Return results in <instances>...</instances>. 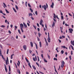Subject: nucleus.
I'll return each mask as SVG.
<instances>
[{
    "label": "nucleus",
    "instance_id": "48",
    "mask_svg": "<svg viewBox=\"0 0 74 74\" xmlns=\"http://www.w3.org/2000/svg\"><path fill=\"white\" fill-rule=\"evenodd\" d=\"M23 28H21V32H22V33H23V29H22Z\"/></svg>",
    "mask_w": 74,
    "mask_h": 74
},
{
    "label": "nucleus",
    "instance_id": "53",
    "mask_svg": "<svg viewBox=\"0 0 74 74\" xmlns=\"http://www.w3.org/2000/svg\"><path fill=\"white\" fill-rule=\"evenodd\" d=\"M41 56L42 57V58L43 59H44V57H43V54H41Z\"/></svg>",
    "mask_w": 74,
    "mask_h": 74
},
{
    "label": "nucleus",
    "instance_id": "20",
    "mask_svg": "<svg viewBox=\"0 0 74 74\" xmlns=\"http://www.w3.org/2000/svg\"><path fill=\"white\" fill-rule=\"evenodd\" d=\"M28 65L29 66L30 68H32V66H31V65H30V62L28 63Z\"/></svg>",
    "mask_w": 74,
    "mask_h": 74
},
{
    "label": "nucleus",
    "instance_id": "17",
    "mask_svg": "<svg viewBox=\"0 0 74 74\" xmlns=\"http://www.w3.org/2000/svg\"><path fill=\"white\" fill-rule=\"evenodd\" d=\"M17 72L18 73H19V74H21V72H20V70H19V69H18L17 70Z\"/></svg>",
    "mask_w": 74,
    "mask_h": 74
},
{
    "label": "nucleus",
    "instance_id": "55",
    "mask_svg": "<svg viewBox=\"0 0 74 74\" xmlns=\"http://www.w3.org/2000/svg\"><path fill=\"white\" fill-rule=\"evenodd\" d=\"M2 17L3 18H4V19H5V17L4 16V15H2Z\"/></svg>",
    "mask_w": 74,
    "mask_h": 74
},
{
    "label": "nucleus",
    "instance_id": "57",
    "mask_svg": "<svg viewBox=\"0 0 74 74\" xmlns=\"http://www.w3.org/2000/svg\"><path fill=\"white\" fill-rule=\"evenodd\" d=\"M53 20H54V21L55 22H56V19H55V18H53Z\"/></svg>",
    "mask_w": 74,
    "mask_h": 74
},
{
    "label": "nucleus",
    "instance_id": "54",
    "mask_svg": "<svg viewBox=\"0 0 74 74\" xmlns=\"http://www.w3.org/2000/svg\"><path fill=\"white\" fill-rule=\"evenodd\" d=\"M61 18L62 19H63L64 18L63 16H62L61 17Z\"/></svg>",
    "mask_w": 74,
    "mask_h": 74
},
{
    "label": "nucleus",
    "instance_id": "46",
    "mask_svg": "<svg viewBox=\"0 0 74 74\" xmlns=\"http://www.w3.org/2000/svg\"><path fill=\"white\" fill-rule=\"evenodd\" d=\"M29 53H32V50H29Z\"/></svg>",
    "mask_w": 74,
    "mask_h": 74
},
{
    "label": "nucleus",
    "instance_id": "64",
    "mask_svg": "<svg viewBox=\"0 0 74 74\" xmlns=\"http://www.w3.org/2000/svg\"><path fill=\"white\" fill-rule=\"evenodd\" d=\"M71 54L72 55H73V51H71Z\"/></svg>",
    "mask_w": 74,
    "mask_h": 74
},
{
    "label": "nucleus",
    "instance_id": "30",
    "mask_svg": "<svg viewBox=\"0 0 74 74\" xmlns=\"http://www.w3.org/2000/svg\"><path fill=\"white\" fill-rule=\"evenodd\" d=\"M61 53L62 54H63L64 53V51H63V50H62L61 51Z\"/></svg>",
    "mask_w": 74,
    "mask_h": 74
},
{
    "label": "nucleus",
    "instance_id": "34",
    "mask_svg": "<svg viewBox=\"0 0 74 74\" xmlns=\"http://www.w3.org/2000/svg\"><path fill=\"white\" fill-rule=\"evenodd\" d=\"M5 63L6 65H8V64L7 63V60H6L5 61Z\"/></svg>",
    "mask_w": 74,
    "mask_h": 74
},
{
    "label": "nucleus",
    "instance_id": "56",
    "mask_svg": "<svg viewBox=\"0 0 74 74\" xmlns=\"http://www.w3.org/2000/svg\"><path fill=\"white\" fill-rule=\"evenodd\" d=\"M14 27L16 29H17V28H18V27L16 26H14Z\"/></svg>",
    "mask_w": 74,
    "mask_h": 74
},
{
    "label": "nucleus",
    "instance_id": "13",
    "mask_svg": "<svg viewBox=\"0 0 74 74\" xmlns=\"http://www.w3.org/2000/svg\"><path fill=\"white\" fill-rule=\"evenodd\" d=\"M71 44H72V45H73L74 46V42H73V41L72 40H71Z\"/></svg>",
    "mask_w": 74,
    "mask_h": 74
},
{
    "label": "nucleus",
    "instance_id": "3",
    "mask_svg": "<svg viewBox=\"0 0 74 74\" xmlns=\"http://www.w3.org/2000/svg\"><path fill=\"white\" fill-rule=\"evenodd\" d=\"M20 26L21 29H23V27H24V26L22 23L20 24Z\"/></svg>",
    "mask_w": 74,
    "mask_h": 74
},
{
    "label": "nucleus",
    "instance_id": "18",
    "mask_svg": "<svg viewBox=\"0 0 74 74\" xmlns=\"http://www.w3.org/2000/svg\"><path fill=\"white\" fill-rule=\"evenodd\" d=\"M32 66L33 67L34 69V70H36V67H35V66H34V65H32Z\"/></svg>",
    "mask_w": 74,
    "mask_h": 74
},
{
    "label": "nucleus",
    "instance_id": "31",
    "mask_svg": "<svg viewBox=\"0 0 74 74\" xmlns=\"http://www.w3.org/2000/svg\"><path fill=\"white\" fill-rule=\"evenodd\" d=\"M38 36H39V37H40V36H41V34L40 33H38Z\"/></svg>",
    "mask_w": 74,
    "mask_h": 74
},
{
    "label": "nucleus",
    "instance_id": "38",
    "mask_svg": "<svg viewBox=\"0 0 74 74\" xmlns=\"http://www.w3.org/2000/svg\"><path fill=\"white\" fill-rule=\"evenodd\" d=\"M54 60H56L57 61L58 60V59L56 58H54Z\"/></svg>",
    "mask_w": 74,
    "mask_h": 74
},
{
    "label": "nucleus",
    "instance_id": "4",
    "mask_svg": "<svg viewBox=\"0 0 74 74\" xmlns=\"http://www.w3.org/2000/svg\"><path fill=\"white\" fill-rule=\"evenodd\" d=\"M23 24L24 27V28H27V25L25 23L23 22Z\"/></svg>",
    "mask_w": 74,
    "mask_h": 74
},
{
    "label": "nucleus",
    "instance_id": "19",
    "mask_svg": "<svg viewBox=\"0 0 74 74\" xmlns=\"http://www.w3.org/2000/svg\"><path fill=\"white\" fill-rule=\"evenodd\" d=\"M44 60L45 62V63H47V62H48V61L45 58L44 59Z\"/></svg>",
    "mask_w": 74,
    "mask_h": 74
},
{
    "label": "nucleus",
    "instance_id": "49",
    "mask_svg": "<svg viewBox=\"0 0 74 74\" xmlns=\"http://www.w3.org/2000/svg\"><path fill=\"white\" fill-rule=\"evenodd\" d=\"M31 19H32V20H34V18L33 17L31 16Z\"/></svg>",
    "mask_w": 74,
    "mask_h": 74
},
{
    "label": "nucleus",
    "instance_id": "5",
    "mask_svg": "<svg viewBox=\"0 0 74 74\" xmlns=\"http://www.w3.org/2000/svg\"><path fill=\"white\" fill-rule=\"evenodd\" d=\"M69 30L70 31L69 32L70 33H72V32L73 31V29H71V28H69Z\"/></svg>",
    "mask_w": 74,
    "mask_h": 74
},
{
    "label": "nucleus",
    "instance_id": "26",
    "mask_svg": "<svg viewBox=\"0 0 74 74\" xmlns=\"http://www.w3.org/2000/svg\"><path fill=\"white\" fill-rule=\"evenodd\" d=\"M3 5L5 7H7V5H6L5 4V3H3Z\"/></svg>",
    "mask_w": 74,
    "mask_h": 74
},
{
    "label": "nucleus",
    "instance_id": "42",
    "mask_svg": "<svg viewBox=\"0 0 74 74\" xmlns=\"http://www.w3.org/2000/svg\"><path fill=\"white\" fill-rule=\"evenodd\" d=\"M62 64H64V61H63L62 62Z\"/></svg>",
    "mask_w": 74,
    "mask_h": 74
},
{
    "label": "nucleus",
    "instance_id": "9",
    "mask_svg": "<svg viewBox=\"0 0 74 74\" xmlns=\"http://www.w3.org/2000/svg\"><path fill=\"white\" fill-rule=\"evenodd\" d=\"M42 22H43V21H42V19H41V21L40 23V25H42Z\"/></svg>",
    "mask_w": 74,
    "mask_h": 74
},
{
    "label": "nucleus",
    "instance_id": "15",
    "mask_svg": "<svg viewBox=\"0 0 74 74\" xmlns=\"http://www.w3.org/2000/svg\"><path fill=\"white\" fill-rule=\"evenodd\" d=\"M15 8H16V10H18L19 9L18 8V6H17V5H15Z\"/></svg>",
    "mask_w": 74,
    "mask_h": 74
},
{
    "label": "nucleus",
    "instance_id": "23",
    "mask_svg": "<svg viewBox=\"0 0 74 74\" xmlns=\"http://www.w3.org/2000/svg\"><path fill=\"white\" fill-rule=\"evenodd\" d=\"M9 70L10 72L11 71V68H10V66H9Z\"/></svg>",
    "mask_w": 74,
    "mask_h": 74
},
{
    "label": "nucleus",
    "instance_id": "6",
    "mask_svg": "<svg viewBox=\"0 0 74 74\" xmlns=\"http://www.w3.org/2000/svg\"><path fill=\"white\" fill-rule=\"evenodd\" d=\"M54 5V3L53 2H52V4L50 6L51 8H53Z\"/></svg>",
    "mask_w": 74,
    "mask_h": 74
},
{
    "label": "nucleus",
    "instance_id": "37",
    "mask_svg": "<svg viewBox=\"0 0 74 74\" xmlns=\"http://www.w3.org/2000/svg\"><path fill=\"white\" fill-rule=\"evenodd\" d=\"M1 27H5V26L4 25H2L1 26Z\"/></svg>",
    "mask_w": 74,
    "mask_h": 74
},
{
    "label": "nucleus",
    "instance_id": "47",
    "mask_svg": "<svg viewBox=\"0 0 74 74\" xmlns=\"http://www.w3.org/2000/svg\"><path fill=\"white\" fill-rule=\"evenodd\" d=\"M27 25H28V26H29H29H30V24H29V23H27Z\"/></svg>",
    "mask_w": 74,
    "mask_h": 74
},
{
    "label": "nucleus",
    "instance_id": "10",
    "mask_svg": "<svg viewBox=\"0 0 74 74\" xmlns=\"http://www.w3.org/2000/svg\"><path fill=\"white\" fill-rule=\"evenodd\" d=\"M30 44L32 47H33V43L32 42H30Z\"/></svg>",
    "mask_w": 74,
    "mask_h": 74
},
{
    "label": "nucleus",
    "instance_id": "60",
    "mask_svg": "<svg viewBox=\"0 0 74 74\" xmlns=\"http://www.w3.org/2000/svg\"><path fill=\"white\" fill-rule=\"evenodd\" d=\"M35 58H33V60L34 61V62H36V60H35Z\"/></svg>",
    "mask_w": 74,
    "mask_h": 74
},
{
    "label": "nucleus",
    "instance_id": "11",
    "mask_svg": "<svg viewBox=\"0 0 74 74\" xmlns=\"http://www.w3.org/2000/svg\"><path fill=\"white\" fill-rule=\"evenodd\" d=\"M28 15L29 17H30V16H32V15H33V14H32V13H29L28 14Z\"/></svg>",
    "mask_w": 74,
    "mask_h": 74
},
{
    "label": "nucleus",
    "instance_id": "59",
    "mask_svg": "<svg viewBox=\"0 0 74 74\" xmlns=\"http://www.w3.org/2000/svg\"><path fill=\"white\" fill-rule=\"evenodd\" d=\"M8 32H9V33H10V34H11V31L9 30L8 31Z\"/></svg>",
    "mask_w": 74,
    "mask_h": 74
},
{
    "label": "nucleus",
    "instance_id": "24",
    "mask_svg": "<svg viewBox=\"0 0 74 74\" xmlns=\"http://www.w3.org/2000/svg\"><path fill=\"white\" fill-rule=\"evenodd\" d=\"M35 45L36 46V48L37 49H38V47L37 46V45L36 43H35Z\"/></svg>",
    "mask_w": 74,
    "mask_h": 74
},
{
    "label": "nucleus",
    "instance_id": "40",
    "mask_svg": "<svg viewBox=\"0 0 74 74\" xmlns=\"http://www.w3.org/2000/svg\"><path fill=\"white\" fill-rule=\"evenodd\" d=\"M61 47L62 48H66V46H62Z\"/></svg>",
    "mask_w": 74,
    "mask_h": 74
},
{
    "label": "nucleus",
    "instance_id": "16",
    "mask_svg": "<svg viewBox=\"0 0 74 74\" xmlns=\"http://www.w3.org/2000/svg\"><path fill=\"white\" fill-rule=\"evenodd\" d=\"M55 23L54 22H53V24L52 25V26L53 27V26H55Z\"/></svg>",
    "mask_w": 74,
    "mask_h": 74
},
{
    "label": "nucleus",
    "instance_id": "27",
    "mask_svg": "<svg viewBox=\"0 0 74 74\" xmlns=\"http://www.w3.org/2000/svg\"><path fill=\"white\" fill-rule=\"evenodd\" d=\"M70 46H71V48L73 49V50H74V48H73V46L71 45H70Z\"/></svg>",
    "mask_w": 74,
    "mask_h": 74
},
{
    "label": "nucleus",
    "instance_id": "8",
    "mask_svg": "<svg viewBox=\"0 0 74 74\" xmlns=\"http://www.w3.org/2000/svg\"><path fill=\"white\" fill-rule=\"evenodd\" d=\"M23 48L25 50H26V49H27V47L26 46L24 45L23 46Z\"/></svg>",
    "mask_w": 74,
    "mask_h": 74
},
{
    "label": "nucleus",
    "instance_id": "21",
    "mask_svg": "<svg viewBox=\"0 0 74 74\" xmlns=\"http://www.w3.org/2000/svg\"><path fill=\"white\" fill-rule=\"evenodd\" d=\"M39 44H40V48H41V42H39Z\"/></svg>",
    "mask_w": 74,
    "mask_h": 74
},
{
    "label": "nucleus",
    "instance_id": "36",
    "mask_svg": "<svg viewBox=\"0 0 74 74\" xmlns=\"http://www.w3.org/2000/svg\"><path fill=\"white\" fill-rule=\"evenodd\" d=\"M18 32L20 34H21V31H20V30L19 29H18Z\"/></svg>",
    "mask_w": 74,
    "mask_h": 74
},
{
    "label": "nucleus",
    "instance_id": "58",
    "mask_svg": "<svg viewBox=\"0 0 74 74\" xmlns=\"http://www.w3.org/2000/svg\"><path fill=\"white\" fill-rule=\"evenodd\" d=\"M60 30H62L63 29V28H62V27H60Z\"/></svg>",
    "mask_w": 74,
    "mask_h": 74
},
{
    "label": "nucleus",
    "instance_id": "62",
    "mask_svg": "<svg viewBox=\"0 0 74 74\" xmlns=\"http://www.w3.org/2000/svg\"><path fill=\"white\" fill-rule=\"evenodd\" d=\"M10 27H11V28H12V27H13V25H10Z\"/></svg>",
    "mask_w": 74,
    "mask_h": 74
},
{
    "label": "nucleus",
    "instance_id": "44",
    "mask_svg": "<svg viewBox=\"0 0 74 74\" xmlns=\"http://www.w3.org/2000/svg\"><path fill=\"white\" fill-rule=\"evenodd\" d=\"M33 26L34 27V28L35 29H36V26H35L34 25H33Z\"/></svg>",
    "mask_w": 74,
    "mask_h": 74
},
{
    "label": "nucleus",
    "instance_id": "52",
    "mask_svg": "<svg viewBox=\"0 0 74 74\" xmlns=\"http://www.w3.org/2000/svg\"><path fill=\"white\" fill-rule=\"evenodd\" d=\"M69 58L70 60H71V56H69Z\"/></svg>",
    "mask_w": 74,
    "mask_h": 74
},
{
    "label": "nucleus",
    "instance_id": "61",
    "mask_svg": "<svg viewBox=\"0 0 74 74\" xmlns=\"http://www.w3.org/2000/svg\"><path fill=\"white\" fill-rule=\"evenodd\" d=\"M8 21L7 20H5V22L6 23H7V22Z\"/></svg>",
    "mask_w": 74,
    "mask_h": 74
},
{
    "label": "nucleus",
    "instance_id": "32",
    "mask_svg": "<svg viewBox=\"0 0 74 74\" xmlns=\"http://www.w3.org/2000/svg\"><path fill=\"white\" fill-rule=\"evenodd\" d=\"M14 54H12L11 55V59H12V58H13L12 56H14Z\"/></svg>",
    "mask_w": 74,
    "mask_h": 74
},
{
    "label": "nucleus",
    "instance_id": "33",
    "mask_svg": "<svg viewBox=\"0 0 74 74\" xmlns=\"http://www.w3.org/2000/svg\"><path fill=\"white\" fill-rule=\"evenodd\" d=\"M64 64H61V67L63 68V66H64Z\"/></svg>",
    "mask_w": 74,
    "mask_h": 74
},
{
    "label": "nucleus",
    "instance_id": "35",
    "mask_svg": "<svg viewBox=\"0 0 74 74\" xmlns=\"http://www.w3.org/2000/svg\"><path fill=\"white\" fill-rule=\"evenodd\" d=\"M35 14L36 15H37L38 14V13H37V11H36L35 12Z\"/></svg>",
    "mask_w": 74,
    "mask_h": 74
},
{
    "label": "nucleus",
    "instance_id": "1",
    "mask_svg": "<svg viewBox=\"0 0 74 74\" xmlns=\"http://www.w3.org/2000/svg\"><path fill=\"white\" fill-rule=\"evenodd\" d=\"M46 5H44L42 6V8H44V10L45 11L46 10V8H47V7H48V4H47V3H46Z\"/></svg>",
    "mask_w": 74,
    "mask_h": 74
},
{
    "label": "nucleus",
    "instance_id": "29",
    "mask_svg": "<svg viewBox=\"0 0 74 74\" xmlns=\"http://www.w3.org/2000/svg\"><path fill=\"white\" fill-rule=\"evenodd\" d=\"M9 52V49H8L7 51V54H8V52Z\"/></svg>",
    "mask_w": 74,
    "mask_h": 74
},
{
    "label": "nucleus",
    "instance_id": "14",
    "mask_svg": "<svg viewBox=\"0 0 74 74\" xmlns=\"http://www.w3.org/2000/svg\"><path fill=\"white\" fill-rule=\"evenodd\" d=\"M25 59L27 63L29 62V60H28V59L26 58H25Z\"/></svg>",
    "mask_w": 74,
    "mask_h": 74
},
{
    "label": "nucleus",
    "instance_id": "43",
    "mask_svg": "<svg viewBox=\"0 0 74 74\" xmlns=\"http://www.w3.org/2000/svg\"><path fill=\"white\" fill-rule=\"evenodd\" d=\"M0 13H1V14H3V11H2L1 10H0Z\"/></svg>",
    "mask_w": 74,
    "mask_h": 74
},
{
    "label": "nucleus",
    "instance_id": "12",
    "mask_svg": "<svg viewBox=\"0 0 74 74\" xmlns=\"http://www.w3.org/2000/svg\"><path fill=\"white\" fill-rule=\"evenodd\" d=\"M13 10H14V11L15 12H16V9H15V8H13Z\"/></svg>",
    "mask_w": 74,
    "mask_h": 74
},
{
    "label": "nucleus",
    "instance_id": "22",
    "mask_svg": "<svg viewBox=\"0 0 74 74\" xmlns=\"http://www.w3.org/2000/svg\"><path fill=\"white\" fill-rule=\"evenodd\" d=\"M5 10L6 13H7V14H9V12H8V10H7V9H5Z\"/></svg>",
    "mask_w": 74,
    "mask_h": 74
},
{
    "label": "nucleus",
    "instance_id": "28",
    "mask_svg": "<svg viewBox=\"0 0 74 74\" xmlns=\"http://www.w3.org/2000/svg\"><path fill=\"white\" fill-rule=\"evenodd\" d=\"M7 62H8V64H9V62L8 61V57H7Z\"/></svg>",
    "mask_w": 74,
    "mask_h": 74
},
{
    "label": "nucleus",
    "instance_id": "63",
    "mask_svg": "<svg viewBox=\"0 0 74 74\" xmlns=\"http://www.w3.org/2000/svg\"><path fill=\"white\" fill-rule=\"evenodd\" d=\"M37 30H38V32H40V28H37Z\"/></svg>",
    "mask_w": 74,
    "mask_h": 74
},
{
    "label": "nucleus",
    "instance_id": "50",
    "mask_svg": "<svg viewBox=\"0 0 74 74\" xmlns=\"http://www.w3.org/2000/svg\"><path fill=\"white\" fill-rule=\"evenodd\" d=\"M37 26H38V27H39L40 25H39V24H38V23H37Z\"/></svg>",
    "mask_w": 74,
    "mask_h": 74
},
{
    "label": "nucleus",
    "instance_id": "2",
    "mask_svg": "<svg viewBox=\"0 0 74 74\" xmlns=\"http://www.w3.org/2000/svg\"><path fill=\"white\" fill-rule=\"evenodd\" d=\"M1 49H0V56H2V58L4 60H5V58H4V57L3 56V55H1Z\"/></svg>",
    "mask_w": 74,
    "mask_h": 74
},
{
    "label": "nucleus",
    "instance_id": "51",
    "mask_svg": "<svg viewBox=\"0 0 74 74\" xmlns=\"http://www.w3.org/2000/svg\"><path fill=\"white\" fill-rule=\"evenodd\" d=\"M47 56H48V58H49V59H50V56H49L48 55V54L47 55Z\"/></svg>",
    "mask_w": 74,
    "mask_h": 74
},
{
    "label": "nucleus",
    "instance_id": "39",
    "mask_svg": "<svg viewBox=\"0 0 74 74\" xmlns=\"http://www.w3.org/2000/svg\"><path fill=\"white\" fill-rule=\"evenodd\" d=\"M28 5L29 7H31V5L29 3L28 4Z\"/></svg>",
    "mask_w": 74,
    "mask_h": 74
},
{
    "label": "nucleus",
    "instance_id": "25",
    "mask_svg": "<svg viewBox=\"0 0 74 74\" xmlns=\"http://www.w3.org/2000/svg\"><path fill=\"white\" fill-rule=\"evenodd\" d=\"M29 10L30 11H31V12H33V10H32V8H30Z\"/></svg>",
    "mask_w": 74,
    "mask_h": 74
},
{
    "label": "nucleus",
    "instance_id": "45",
    "mask_svg": "<svg viewBox=\"0 0 74 74\" xmlns=\"http://www.w3.org/2000/svg\"><path fill=\"white\" fill-rule=\"evenodd\" d=\"M65 26H69V25H67V23H65Z\"/></svg>",
    "mask_w": 74,
    "mask_h": 74
},
{
    "label": "nucleus",
    "instance_id": "41",
    "mask_svg": "<svg viewBox=\"0 0 74 74\" xmlns=\"http://www.w3.org/2000/svg\"><path fill=\"white\" fill-rule=\"evenodd\" d=\"M5 70L6 72H7V68H5Z\"/></svg>",
    "mask_w": 74,
    "mask_h": 74
},
{
    "label": "nucleus",
    "instance_id": "7",
    "mask_svg": "<svg viewBox=\"0 0 74 74\" xmlns=\"http://www.w3.org/2000/svg\"><path fill=\"white\" fill-rule=\"evenodd\" d=\"M47 40L48 42H51V41H51V39H50V38L49 37H48Z\"/></svg>",
    "mask_w": 74,
    "mask_h": 74
}]
</instances>
